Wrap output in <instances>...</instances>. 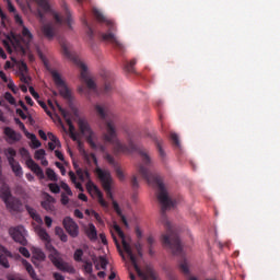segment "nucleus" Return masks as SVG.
Segmentation results:
<instances>
[{"instance_id":"62","label":"nucleus","mask_w":280,"mask_h":280,"mask_svg":"<svg viewBox=\"0 0 280 280\" xmlns=\"http://www.w3.org/2000/svg\"><path fill=\"white\" fill-rule=\"evenodd\" d=\"M38 135H39L40 139H43V141H47V133H45V131L43 129L38 130Z\"/></svg>"},{"instance_id":"43","label":"nucleus","mask_w":280,"mask_h":280,"mask_svg":"<svg viewBox=\"0 0 280 280\" xmlns=\"http://www.w3.org/2000/svg\"><path fill=\"white\" fill-rule=\"evenodd\" d=\"M48 187L52 194H60V186L58 184H49Z\"/></svg>"},{"instance_id":"26","label":"nucleus","mask_w":280,"mask_h":280,"mask_svg":"<svg viewBox=\"0 0 280 280\" xmlns=\"http://www.w3.org/2000/svg\"><path fill=\"white\" fill-rule=\"evenodd\" d=\"M25 137H27V139L31 140L32 148L36 149V148H40V145H43V143L39 142L38 138H36V135L31 133L30 131H25Z\"/></svg>"},{"instance_id":"7","label":"nucleus","mask_w":280,"mask_h":280,"mask_svg":"<svg viewBox=\"0 0 280 280\" xmlns=\"http://www.w3.org/2000/svg\"><path fill=\"white\" fill-rule=\"evenodd\" d=\"M46 249L49 253V259L58 268V270H62V272H69L70 275H73L75 272V269L73 266L65 262L62 258H60V253L56 250V247L51 244V240L46 241L45 243Z\"/></svg>"},{"instance_id":"4","label":"nucleus","mask_w":280,"mask_h":280,"mask_svg":"<svg viewBox=\"0 0 280 280\" xmlns=\"http://www.w3.org/2000/svg\"><path fill=\"white\" fill-rule=\"evenodd\" d=\"M59 43L63 56L80 67L81 80L86 84L89 91H92V93H97V84H95V81L89 77V73L86 72V65L80 61V58H78L75 54L71 52L69 49V43L67 40L61 39Z\"/></svg>"},{"instance_id":"5","label":"nucleus","mask_w":280,"mask_h":280,"mask_svg":"<svg viewBox=\"0 0 280 280\" xmlns=\"http://www.w3.org/2000/svg\"><path fill=\"white\" fill-rule=\"evenodd\" d=\"M92 12L98 23H102L103 25H106L108 27L107 33L101 34L102 40H104L105 43H110V45H113L116 49L124 51V44H121V42H119V39H117V36H115L113 33L116 30L115 22H113V20L110 19H107L106 15H104V13H102V11H100L98 9L94 8Z\"/></svg>"},{"instance_id":"30","label":"nucleus","mask_w":280,"mask_h":280,"mask_svg":"<svg viewBox=\"0 0 280 280\" xmlns=\"http://www.w3.org/2000/svg\"><path fill=\"white\" fill-rule=\"evenodd\" d=\"M4 154L9 161V163H14V158L16 156V150H14L13 148H9L4 151Z\"/></svg>"},{"instance_id":"32","label":"nucleus","mask_w":280,"mask_h":280,"mask_svg":"<svg viewBox=\"0 0 280 280\" xmlns=\"http://www.w3.org/2000/svg\"><path fill=\"white\" fill-rule=\"evenodd\" d=\"M135 65H137V59L127 61L124 66L125 71H127V73H135Z\"/></svg>"},{"instance_id":"57","label":"nucleus","mask_w":280,"mask_h":280,"mask_svg":"<svg viewBox=\"0 0 280 280\" xmlns=\"http://www.w3.org/2000/svg\"><path fill=\"white\" fill-rule=\"evenodd\" d=\"M45 224L48 229H51V224L54 222V220H51V217H45Z\"/></svg>"},{"instance_id":"8","label":"nucleus","mask_w":280,"mask_h":280,"mask_svg":"<svg viewBox=\"0 0 280 280\" xmlns=\"http://www.w3.org/2000/svg\"><path fill=\"white\" fill-rule=\"evenodd\" d=\"M78 126H79L80 132L84 137H86V141L89 145L92 148V150H100V152L105 153L104 159H106V154H108V152H106V147L104 144L97 145L95 141H93V130L91 129V126L89 125V122L85 119L80 118L78 120Z\"/></svg>"},{"instance_id":"3","label":"nucleus","mask_w":280,"mask_h":280,"mask_svg":"<svg viewBox=\"0 0 280 280\" xmlns=\"http://www.w3.org/2000/svg\"><path fill=\"white\" fill-rule=\"evenodd\" d=\"M114 230L116 231V233L120 237L122 248H124L125 253H127V255H128V257H129L138 277L141 280H149V279L156 280V276L154 275V270L151 269L150 266H147L144 268V270H141V268L139 267V264L137 262V255H135V252H132V247L130 246V243H128V241H126V234H124V231H121V228L117 223L114 224ZM130 279L135 280L133 273H130Z\"/></svg>"},{"instance_id":"25","label":"nucleus","mask_w":280,"mask_h":280,"mask_svg":"<svg viewBox=\"0 0 280 280\" xmlns=\"http://www.w3.org/2000/svg\"><path fill=\"white\" fill-rule=\"evenodd\" d=\"M85 233L89 240H97V229L93 223L89 224V228L86 229Z\"/></svg>"},{"instance_id":"11","label":"nucleus","mask_w":280,"mask_h":280,"mask_svg":"<svg viewBox=\"0 0 280 280\" xmlns=\"http://www.w3.org/2000/svg\"><path fill=\"white\" fill-rule=\"evenodd\" d=\"M20 154L22 159L26 160V165L38 176L39 178H45V173L43 172V168L32 160V155H30V151L25 148L20 149Z\"/></svg>"},{"instance_id":"35","label":"nucleus","mask_w":280,"mask_h":280,"mask_svg":"<svg viewBox=\"0 0 280 280\" xmlns=\"http://www.w3.org/2000/svg\"><path fill=\"white\" fill-rule=\"evenodd\" d=\"M171 141H173V144L176 148H180V140L178 139V135L177 133H175V132L171 133Z\"/></svg>"},{"instance_id":"17","label":"nucleus","mask_w":280,"mask_h":280,"mask_svg":"<svg viewBox=\"0 0 280 280\" xmlns=\"http://www.w3.org/2000/svg\"><path fill=\"white\" fill-rule=\"evenodd\" d=\"M8 257L12 259V252L8 250V248L0 244V266H2V268H10Z\"/></svg>"},{"instance_id":"55","label":"nucleus","mask_w":280,"mask_h":280,"mask_svg":"<svg viewBox=\"0 0 280 280\" xmlns=\"http://www.w3.org/2000/svg\"><path fill=\"white\" fill-rule=\"evenodd\" d=\"M8 89L12 91V93H16V85H14V81L10 80L8 83Z\"/></svg>"},{"instance_id":"21","label":"nucleus","mask_w":280,"mask_h":280,"mask_svg":"<svg viewBox=\"0 0 280 280\" xmlns=\"http://www.w3.org/2000/svg\"><path fill=\"white\" fill-rule=\"evenodd\" d=\"M3 132L10 141L16 142V141H21V139L23 138V136H21V133L15 132L14 129H12L10 127H5Z\"/></svg>"},{"instance_id":"10","label":"nucleus","mask_w":280,"mask_h":280,"mask_svg":"<svg viewBox=\"0 0 280 280\" xmlns=\"http://www.w3.org/2000/svg\"><path fill=\"white\" fill-rule=\"evenodd\" d=\"M32 40H34V35L32 34V32H30V28L23 26L22 34L19 35L16 42V45L22 54H25L27 51V48L30 47V45H32Z\"/></svg>"},{"instance_id":"22","label":"nucleus","mask_w":280,"mask_h":280,"mask_svg":"<svg viewBox=\"0 0 280 280\" xmlns=\"http://www.w3.org/2000/svg\"><path fill=\"white\" fill-rule=\"evenodd\" d=\"M47 256H45V252L40 248H34L33 249V264H36V261H45Z\"/></svg>"},{"instance_id":"52","label":"nucleus","mask_w":280,"mask_h":280,"mask_svg":"<svg viewBox=\"0 0 280 280\" xmlns=\"http://www.w3.org/2000/svg\"><path fill=\"white\" fill-rule=\"evenodd\" d=\"M61 205L63 206L69 205V196H67V194L65 192L61 194Z\"/></svg>"},{"instance_id":"13","label":"nucleus","mask_w":280,"mask_h":280,"mask_svg":"<svg viewBox=\"0 0 280 280\" xmlns=\"http://www.w3.org/2000/svg\"><path fill=\"white\" fill-rule=\"evenodd\" d=\"M56 106L60 113V115L63 117L67 126L69 127V135L70 139L72 141H78V133L75 132V126H73V121H71V117L69 116V112H67L60 104L56 103Z\"/></svg>"},{"instance_id":"23","label":"nucleus","mask_w":280,"mask_h":280,"mask_svg":"<svg viewBox=\"0 0 280 280\" xmlns=\"http://www.w3.org/2000/svg\"><path fill=\"white\" fill-rule=\"evenodd\" d=\"M114 211L117 213V215L121 219L122 224L128 229V220H126V215L121 212V208H119V203L117 201H113Z\"/></svg>"},{"instance_id":"27","label":"nucleus","mask_w":280,"mask_h":280,"mask_svg":"<svg viewBox=\"0 0 280 280\" xmlns=\"http://www.w3.org/2000/svg\"><path fill=\"white\" fill-rule=\"evenodd\" d=\"M25 209H26L28 215H31V218L33 220H35V222H38V223L43 222V219L40 218V214H37L36 210L34 208H32L30 206H25Z\"/></svg>"},{"instance_id":"50","label":"nucleus","mask_w":280,"mask_h":280,"mask_svg":"<svg viewBox=\"0 0 280 280\" xmlns=\"http://www.w3.org/2000/svg\"><path fill=\"white\" fill-rule=\"evenodd\" d=\"M92 215L95 218L98 224H104V220H102V217L95 210H92Z\"/></svg>"},{"instance_id":"54","label":"nucleus","mask_w":280,"mask_h":280,"mask_svg":"<svg viewBox=\"0 0 280 280\" xmlns=\"http://www.w3.org/2000/svg\"><path fill=\"white\" fill-rule=\"evenodd\" d=\"M110 91H113V84L106 81L104 86V93H110Z\"/></svg>"},{"instance_id":"12","label":"nucleus","mask_w":280,"mask_h":280,"mask_svg":"<svg viewBox=\"0 0 280 280\" xmlns=\"http://www.w3.org/2000/svg\"><path fill=\"white\" fill-rule=\"evenodd\" d=\"M50 73L61 97L65 100H71V91H69V88H67V83H65V80H62L60 73H58L56 70H52Z\"/></svg>"},{"instance_id":"39","label":"nucleus","mask_w":280,"mask_h":280,"mask_svg":"<svg viewBox=\"0 0 280 280\" xmlns=\"http://www.w3.org/2000/svg\"><path fill=\"white\" fill-rule=\"evenodd\" d=\"M35 159L37 161H43V159H45V150L39 149V150L35 151Z\"/></svg>"},{"instance_id":"1","label":"nucleus","mask_w":280,"mask_h":280,"mask_svg":"<svg viewBox=\"0 0 280 280\" xmlns=\"http://www.w3.org/2000/svg\"><path fill=\"white\" fill-rule=\"evenodd\" d=\"M94 110L97 117L105 121V132L103 135V139L106 143H110L112 145H114V152L116 154H130V152H139L142 159V164L138 166V174H140V176L144 180H147L149 185H155V187H158V200L160 205H162L161 220H167V215H165V212L167 211V209L174 208L176 201L172 200V198H170V195H167V189H165V184H163L161 175L150 171L149 167L150 165H152V160L150 159L148 151L132 143V140H129V145L119 142V139L117 138V129L115 128V119L108 118L110 112H108V107H106V105L96 104L94 106Z\"/></svg>"},{"instance_id":"42","label":"nucleus","mask_w":280,"mask_h":280,"mask_svg":"<svg viewBox=\"0 0 280 280\" xmlns=\"http://www.w3.org/2000/svg\"><path fill=\"white\" fill-rule=\"evenodd\" d=\"M100 261V266L102 268V270H106V267L108 266V260H106V258L104 256H101L98 258Z\"/></svg>"},{"instance_id":"63","label":"nucleus","mask_w":280,"mask_h":280,"mask_svg":"<svg viewBox=\"0 0 280 280\" xmlns=\"http://www.w3.org/2000/svg\"><path fill=\"white\" fill-rule=\"evenodd\" d=\"M7 5H8L9 12H13V13L16 12V8H14V7L12 5V1L7 2Z\"/></svg>"},{"instance_id":"6","label":"nucleus","mask_w":280,"mask_h":280,"mask_svg":"<svg viewBox=\"0 0 280 280\" xmlns=\"http://www.w3.org/2000/svg\"><path fill=\"white\" fill-rule=\"evenodd\" d=\"M77 175L79 176L80 180H89L86 183V189L91 196H96L98 203L101 207H104L105 209L108 208V202L104 200V194H102V190L91 180V173H89V170H77Z\"/></svg>"},{"instance_id":"49","label":"nucleus","mask_w":280,"mask_h":280,"mask_svg":"<svg viewBox=\"0 0 280 280\" xmlns=\"http://www.w3.org/2000/svg\"><path fill=\"white\" fill-rule=\"evenodd\" d=\"M135 248H136V250L138 253V256L143 257V246L141 245V243H137L135 245Z\"/></svg>"},{"instance_id":"24","label":"nucleus","mask_w":280,"mask_h":280,"mask_svg":"<svg viewBox=\"0 0 280 280\" xmlns=\"http://www.w3.org/2000/svg\"><path fill=\"white\" fill-rule=\"evenodd\" d=\"M9 165L11 166L12 172L15 174V176H18L19 178L23 176V167H21V164H19L18 161L9 162Z\"/></svg>"},{"instance_id":"38","label":"nucleus","mask_w":280,"mask_h":280,"mask_svg":"<svg viewBox=\"0 0 280 280\" xmlns=\"http://www.w3.org/2000/svg\"><path fill=\"white\" fill-rule=\"evenodd\" d=\"M83 25H85L86 27V34L89 38H93L94 36L93 28L91 27V25H89V22L86 20H83Z\"/></svg>"},{"instance_id":"14","label":"nucleus","mask_w":280,"mask_h":280,"mask_svg":"<svg viewBox=\"0 0 280 280\" xmlns=\"http://www.w3.org/2000/svg\"><path fill=\"white\" fill-rule=\"evenodd\" d=\"M9 233L14 242L21 244V246H27V238H25V228H23V225L11 228Z\"/></svg>"},{"instance_id":"47","label":"nucleus","mask_w":280,"mask_h":280,"mask_svg":"<svg viewBox=\"0 0 280 280\" xmlns=\"http://www.w3.org/2000/svg\"><path fill=\"white\" fill-rule=\"evenodd\" d=\"M19 253H21V255H23V257H26V258L31 257L30 250L26 247H20Z\"/></svg>"},{"instance_id":"46","label":"nucleus","mask_w":280,"mask_h":280,"mask_svg":"<svg viewBox=\"0 0 280 280\" xmlns=\"http://www.w3.org/2000/svg\"><path fill=\"white\" fill-rule=\"evenodd\" d=\"M15 124L19 126L20 130H23L24 135L27 132V129L25 128V124L21 121L19 118H14Z\"/></svg>"},{"instance_id":"19","label":"nucleus","mask_w":280,"mask_h":280,"mask_svg":"<svg viewBox=\"0 0 280 280\" xmlns=\"http://www.w3.org/2000/svg\"><path fill=\"white\" fill-rule=\"evenodd\" d=\"M105 161H107L109 165H113L115 167L116 176L117 178H119V180H124L126 178V176L124 175V171H121V167L117 165V162H115V158H113V155H110L109 153H106Z\"/></svg>"},{"instance_id":"56","label":"nucleus","mask_w":280,"mask_h":280,"mask_svg":"<svg viewBox=\"0 0 280 280\" xmlns=\"http://www.w3.org/2000/svg\"><path fill=\"white\" fill-rule=\"evenodd\" d=\"M28 91L31 95L34 97V100H38V97H40V95L37 94L36 90H34V88L30 86Z\"/></svg>"},{"instance_id":"33","label":"nucleus","mask_w":280,"mask_h":280,"mask_svg":"<svg viewBox=\"0 0 280 280\" xmlns=\"http://www.w3.org/2000/svg\"><path fill=\"white\" fill-rule=\"evenodd\" d=\"M20 72L22 73V80L27 84V78H25L24 73H27V63L25 61H20L19 63Z\"/></svg>"},{"instance_id":"48","label":"nucleus","mask_w":280,"mask_h":280,"mask_svg":"<svg viewBox=\"0 0 280 280\" xmlns=\"http://www.w3.org/2000/svg\"><path fill=\"white\" fill-rule=\"evenodd\" d=\"M38 104H39V106H42V108L45 110V113L49 117H51V112L48 109L47 104L45 102H43V101H38Z\"/></svg>"},{"instance_id":"41","label":"nucleus","mask_w":280,"mask_h":280,"mask_svg":"<svg viewBox=\"0 0 280 280\" xmlns=\"http://www.w3.org/2000/svg\"><path fill=\"white\" fill-rule=\"evenodd\" d=\"M60 187H61V189H65L67 196H73V191H71V188L68 186L67 183L61 182Z\"/></svg>"},{"instance_id":"40","label":"nucleus","mask_w":280,"mask_h":280,"mask_svg":"<svg viewBox=\"0 0 280 280\" xmlns=\"http://www.w3.org/2000/svg\"><path fill=\"white\" fill-rule=\"evenodd\" d=\"M83 268L88 275H91L93 272V262L85 261V264L83 265Z\"/></svg>"},{"instance_id":"61","label":"nucleus","mask_w":280,"mask_h":280,"mask_svg":"<svg viewBox=\"0 0 280 280\" xmlns=\"http://www.w3.org/2000/svg\"><path fill=\"white\" fill-rule=\"evenodd\" d=\"M14 19H15V23H19V25H23V18H21L19 13H15Z\"/></svg>"},{"instance_id":"31","label":"nucleus","mask_w":280,"mask_h":280,"mask_svg":"<svg viewBox=\"0 0 280 280\" xmlns=\"http://www.w3.org/2000/svg\"><path fill=\"white\" fill-rule=\"evenodd\" d=\"M55 234L58 235V237L62 242H68V240H69V236H67V234L65 233V230L60 226L55 228Z\"/></svg>"},{"instance_id":"16","label":"nucleus","mask_w":280,"mask_h":280,"mask_svg":"<svg viewBox=\"0 0 280 280\" xmlns=\"http://www.w3.org/2000/svg\"><path fill=\"white\" fill-rule=\"evenodd\" d=\"M4 205L9 213H23L24 211L23 201H21V199L18 197H11Z\"/></svg>"},{"instance_id":"64","label":"nucleus","mask_w":280,"mask_h":280,"mask_svg":"<svg viewBox=\"0 0 280 280\" xmlns=\"http://www.w3.org/2000/svg\"><path fill=\"white\" fill-rule=\"evenodd\" d=\"M54 279L55 280H65V276L60 275L59 272L54 273Z\"/></svg>"},{"instance_id":"18","label":"nucleus","mask_w":280,"mask_h":280,"mask_svg":"<svg viewBox=\"0 0 280 280\" xmlns=\"http://www.w3.org/2000/svg\"><path fill=\"white\" fill-rule=\"evenodd\" d=\"M105 161H107L109 165H113L115 167L116 176L117 178H119V180H124L126 178V176L124 175V171H121V167L117 165V162H115V158H113V155H110L109 153H106Z\"/></svg>"},{"instance_id":"51","label":"nucleus","mask_w":280,"mask_h":280,"mask_svg":"<svg viewBox=\"0 0 280 280\" xmlns=\"http://www.w3.org/2000/svg\"><path fill=\"white\" fill-rule=\"evenodd\" d=\"M131 187L133 190H137V188L139 187V180L137 179V176H133L131 178Z\"/></svg>"},{"instance_id":"37","label":"nucleus","mask_w":280,"mask_h":280,"mask_svg":"<svg viewBox=\"0 0 280 280\" xmlns=\"http://www.w3.org/2000/svg\"><path fill=\"white\" fill-rule=\"evenodd\" d=\"M47 137L51 140L52 143H55V145H57V148H60V140L58 137H56V135L48 132Z\"/></svg>"},{"instance_id":"29","label":"nucleus","mask_w":280,"mask_h":280,"mask_svg":"<svg viewBox=\"0 0 280 280\" xmlns=\"http://www.w3.org/2000/svg\"><path fill=\"white\" fill-rule=\"evenodd\" d=\"M37 235L43 242H49L51 240V236H49V233H47V230L44 228H38L37 229Z\"/></svg>"},{"instance_id":"59","label":"nucleus","mask_w":280,"mask_h":280,"mask_svg":"<svg viewBox=\"0 0 280 280\" xmlns=\"http://www.w3.org/2000/svg\"><path fill=\"white\" fill-rule=\"evenodd\" d=\"M16 115H19L22 119H27V116L25 115V113L21 108L16 109Z\"/></svg>"},{"instance_id":"53","label":"nucleus","mask_w":280,"mask_h":280,"mask_svg":"<svg viewBox=\"0 0 280 280\" xmlns=\"http://www.w3.org/2000/svg\"><path fill=\"white\" fill-rule=\"evenodd\" d=\"M88 161H93L94 165H97V156L95 155V153H90L89 155H85Z\"/></svg>"},{"instance_id":"9","label":"nucleus","mask_w":280,"mask_h":280,"mask_svg":"<svg viewBox=\"0 0 280 280\" xmlns=\"http://www.w3.org/2000/svg\"><path fill=\"white\" fill-rule=\"evenodd\" d=\"M96 174L102 183V187L105 190L107 198H109V200H113V188L110 186L113 185V177L110 176V172L104 171L102 168H96Z\"/></svg>"},{"instance_id":"58","label":"nucleus","mask_w":280,"mask_h":280,"mask_svg":"<svg viewBox=\"0 0 280 280\" xmlns=\"http://www.w3.org/2000/svg\"><path fill=\"white\" fill-rule=\"evenodd\" d=\"M74 217L79 218V220H82L84 218V213H82V211H80V209H75Z\"/></svg>"},{"instance_id":"28","label":"nucleus","mask_w":280,"mask_h":280,"mask_svg":"<svg viewBox=\"0 0 280 280\" xmlns=\"http://www.w3.org/2000/svg\"><path fill=\"white\" fill-rule=\"evenodd\" d=\"M153 141L155 142L161 159L164 161L166 154L165 151L163 150V140L154 137Z\"/></svg>"},{"instance_id":"20","label":"nucleus","mask_w":280,"mask_h":280,"mask_svg":"<svg viewBox=\"0 0 280 280\" xmlns=\"http://www.w3.org/2000/svg\"><path fill=\"white\" fill-rule=\"evenodd\" d=\"M13 197L14 196H12V190L10 189V186L8 184H2L0 187V198L4 202V205Z\"/></svg>"},{"instance_id":"36","label":"nucleus","mask_w":280,"mask_h":280,"mask_svg":"<svg viewBox=\"0 0 280 280\" xmlns=\"http://www.w3.org/2000/svg\"><path fill=\"white\" fill-rule=\"evenodd\" d=\"M4 100H7V102H9V104H11L12 106H14V104H16V100L10 92L4 93Z\"/></svg>"},{"instance_id":"15","label":"nucleus","mask_w":280,"mask_h":280,"mask_svg":"<svg viewBox=\"0 0 280 280\" xmlns=\"http://www.w3.org/2000/svg\"><path fill=\"white\" fill-rule=\"evenodd\" d=\"M62 224L70 237H78V235H80V226H78V223H75L71 217H66Z\"/></svg>"},{"instance_id":"60","label":"nucleus","mask_w":280,"mask_h":280,"mask_svg":"<svg viewBox=\"0 0 280 280\" xmlns=\"http://www.w3.org/2000/svg\"><path fill=\"white\" fill-rule=\"evenodd\" d=\"M55 156H57V159H59V161H65V155L59 150L55 151Z\"/></svg>"},{"instance_id":"34","label":"nucleus","mask_w":280,"mask_h":280,"mask_svg":"<svg viewBox=\"0 0 280 280\" xmlns=\"http://www.w3.org/2000/svg\"><path fill=\"white\" fill-rule=\"evenodd\" d=\"M46 176L49 180H52L54 183H57L58 180V175L56 174V172L51 168H47L46 170Z\"/></svg>"},{"instance_id":"44","label":"nucleus","mask_w":280,"mask_h":280,"mask_svg":"<svg viewBox=\"0 0 280 280\" xmlns=\"http://www.w3.org/2000/svg\"><path fill=\"white\" fill-rule=\"evenodd\" d=\"M84 255V252L82 249H77L74 252V260L75 261H82V256Z\"/></svg>"},{"instance_id":"2","label":"nucleus","mask_w":280,"mask_h":280,"mask_svg":"<svg viewBox=\"0 0 280 280\" xmlns=\"http://www.w3.org/2000/svg\"><path fill=\"white\" fill-rule=\"evenodd\" d=\"M38 9L35 12L36 19H38L39 23L42 24V34H44L45 38L48 40H54V37L56 34H58V27H61V25H67L69 30H71V12L69 11V8L67 4H63V14L52 12V16L55 22H48L45 18V14L48 12H51V7L49 5V0H36Z\"/></svg>"},{"instance_id":"45","label":"nucleus","mask_w":280,"mask_h":280,"mask_svg":"<svg viewBox=\"0 0 280 280\" xmlns=\"http://www.w3.org/2000/svg\"><path fill=\"white\" fill-rule=\"evenodd\" d=\"M42 207L46 211H54V206L49 201H42Z\"/></svg>"}]
</instances>
